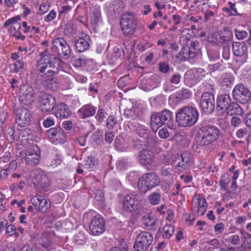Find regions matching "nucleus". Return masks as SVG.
Segmentation results:
<instances>
[{"instance_id":"nucleus-3","label":"nucleus","mask_w":251,"mask_h":251,"mask_svg":"<svg viewBox=\"0 0 251 251\" xmlns=\"http://www.w3.org/2000/svg\"><path fill=\"white\" fill-rule=\"evenodd\" d=\"M221 134V130L215 125L201 126L199 128L197 134L200 139L199 145L201 146L209 145L217 141Z\"/></svg>"},{"instance_id":"nucleus-39","label":"nucleus","mask_w":251,"mask_h":251,"mask_svg":"<svg viewBox=\"0 0 251 251\" xmlns=\"http://www.w3.org/2000/svg\"><path fill=\"white\" fill-rule=\"evenodd\" d=\"M149 199L152 205L158 204L161 200V195L159 193L154 192L149 196Z\"/></svg>"},{"instance_id":"nucleus-53","label":"nucleus","mask_w":251,"mask_h":251,"mask_svg":"<svg viewBox=\"0 0 251 251\" xmlns=\"http://www.w3.org/2000/svg\"><path fill=\"white\" fill-rule=\"evenodd\" d=\"M225 229V225L223 223H218L214 226V231L216 234H220L223 232Z\"/></svg>"},{"instance_id":"nucleus-32","label":"nucleus","mask_w":251,"mask_h":251,"mask_svg":"<svg viewBox=\"0 0 251 251\" xmlns=\"http://www.w3.org/2000/svg\"><path fill=\"white\" fill-rule=\"evenodd\" d=\"M227 114L229 115H241L243 111L241 107L236 102H231L226 109Z\"/></svg>"},{"instance_id":"nucleus-52","label":"nucleus","mask_w":251,"mask_h":251,"mask_svg":"<svg viewBox=\"0 0 251 251\" xmlns=\"http://www.w3.org/2000/svg\"><path fill=\"white\" fill-rule=\"evenodd\" d=\"M181 75L179 74H174L171 79L170 83L173 85H178L180 81Z\"/></svg>"},{"instance_id":"nucleus-18","label":"nucleus","mask_w":251,"mask_h":251,"mask_svg":"<svg viewBox=\"0 0 251 251\" xmlns=\"http://www.w3.org/2000/svg\"><path fill=\"white\" fill-rule=\"evenodd\" d=\"M135 131L140 137L147 140V146H152L155 143V139L151 136L150 131L145 126L137 124L135 126Z\"/></svg>"},{"instance_id":"nucleus-59","label":"nucleus","mask_w":251,"mask_h":251,"mask_svg":"<svg viewBox=\"0 0 251 251\" xmlns=\"http://www.w3.org/2000/svg\"><path fill=\"white\" fill-rule=\"evenodd\" d=\"M56 17V12L54 10H51L50 12L45 17L44 20L49 22L52 21Z\"/></svg>"},{"instance_id":"nucleus-19","label":"nucleus","mask_w":251,"mask_h":251,"mask_svg":"<svg viewBox=\"0 0 251 251\" xmlns=\"http://www.w3.org/2000/svg\"><path fill=\"white\" fill-rule=\"evenodd\" d=\"M47 134L48 137L53 139V141L62 143L66 139V135L62 129L60 127L51 128L47 130Z\"/></svg>"},{"instance_id":"nucleus-45","label":"nucleus","mask_w":251,"mask_h":251,"mask_svg":"<svg viewBox=\"0 0 251 251\" xmlns=\"http://www.w3.org/2000/svg\"><path fill=\"white\" fill-rule=\"evenodd\" d=\"M207 207V203L206 201V200L205 198H203L202 199L201 204V206L199 207L198 208V210H197L198 213L201 215H203L205 213V212L206 210Z\"/></svg>"},{"instance_id":"nucleus-17","label":"nucleus","mask_w":251,"mask_h":251,"mask_svg":"<svg viewBox=\"0 0 251 251\" xmlns=\"http://www.w3.org/2000/svg\"><path fill=\"white\" fill-rule=\"evenodd\" d=\"M35 179V186L37 189H41V191L48 188L50 185V181L48 176L45 172L42 170L37 171Z\"/></svg>"},{"instance_id":"nucleus-25","label":"nucleus","mask_w":251,"mask_h":251,"mask_svg":"<svg viewBox=\"0 0 251 251\" xmlns=\"http://www.w3.org/2000/svg\"><path fill=\"white\" fill-rule=\"evenodd\" d=\"M176 161H177V163L175 165V169L179 171L183 172L190 167V159L186 153H183L178 156Z\"/></svg>"},{"instance_id":"nucleus-10","label":"nucleus","mask_w":251,"mask_h":251,"mask_svg":"<svg viewBox=\"0 0 251 251\" xmlns=\"http://www.w3.org/2000/svg\"><path fill=\"white\" fill-rule=\"evenodd\" d=\"M16 122L20 127H25L32 122L31 112L27 109L24 107L17 108L15 110Z\"/></svg>"},{"instance_id":"nucleus-42","label":"nucleus","mask_w":251,"mask_h":251,"mask_svg":"<svg viewBox=\"0 0 251 251\" xmlns=\"http://www.w3.org/2000/svg\"><path fill=\"white\" fill-rule=\"evenodd\" d=\"M191 96V93L189 90L183 89L178 93L176 97L180 100H185L189 98Z\"/></svg>"},{"instance_id":"nucleus-24","label":"nucleus","mask_w":251,"mask_h":251,"mask_svg":"<svg viewBox=\"0 0 251 251\" xmlns=\"http://www.w3.org/2000/svg\"><path fill=\"white\" fill-rule=\"evenodd\" d=\"M97 107L92 104L88 103L83 105L78 111L79 117L83 119L93 116L96 111Z\"/></svg>"},{"instance_id":"nucleus-51","label":"nucleus","mask_w":251,"mask_h":251,"mask_svg":"<svg viewBox=\"0 0 251 251\" xmlns=\"http://www.w3.org/2000/svg\"><path fill=\"white\" fill-rule=\"evenodd\" d=\"M219 37L220 38V41L218 42L217 39L218 36H217L216 37H214V36H212L211 37H209L208 41L209 42H212L213 43H215L216 44H219V43H223L225 42L226 41V37L225 36H220L219 35Z\"/></svg>"},{"instance_id":"nucleus-58","label":"nucleus","mask_w":251,"mask_h":251,"mask_svg":"<svg viewBox=\"0 0 251 251\" xmlns=\"http://www.w3.org/2000/svg\"><path fill=\"white\" fill-rule=\"evenodd\" d=\"M199 196H195L193 199V204L194 208H198L201 204L202 199Z\"/></svg>"},{"instance_id":"nucleus-22","label":"nucleus","mask_w":251,"mask_h":251,"mask_svg":"<svg viewBox=\"0 0 251 251\" xmlns=\"http://www.w3.org/2000/svg\"><path fill=\"white\" fill-rule=\"evenodd\" d=\"M154 153L150 150L143 149L140 151L137 158L140 164L142 165L150 164L153 162Z\"/></svg>"},{"instance_id":"nucleus-36","label":"nucleus","mask_w":251,"mask_h":251,"mask_svg":"<svg viewBox=\"0 0 251 251\" xmlns=\"http://www.w3.org/2000/svg\"><path fill=\"white\" fill-rule=\"evenodd\" d=\"M174 233V227L171 225H166L163 228V238L169 239Z\"/></svg>"},{"instance_id":"nucleus-2","label":"nucleus","mask_w":251,"mask_h":251,"mask_svg":"<svg viewBox=\"0 0 251 251\" xmlns=\"http://www.w3.org/2000/svg\"><path fill=\"white\" fill-rule=\"evenodd\" d=\"M199 113L197 108L185 106L179 109L176 113V122L179 126L190 127L198 121Z\"/></svg>"},{"instance_id":"nucleus-6","label":"nucleus","mask_w":251,"mask_h":251,"mask_svg":"<svg viewBox=\"0 0 251 251\" xmlns=\"http://www.w3.org/2000/svg\"><path fill=\"white\" fill-rule=\"evenodd\" d=\"M159 184V179L155 173H147L139 178L138 187L141 192L146 193Z\"/></svg>"},{"instance_id":"nucleus-63","label":"nucleus","mask_w":251,"mask_h":251,"mask_svg":"<svg viewBox=\"0 0 251 251\" xmlns=\"http://www.w3.org/2000/svg\"><path fill=\"white\" fill-rule=\"evenodd\" d=\"M248 131L246 128H240L236 132V135L238 138H242L247 134Z\"/></svg>"},{"instance_id":"nucleus-28","label":"nucleus","mask_w":251,"mask_h":251,"mask_svg":"<svg viewBox=\"0 0 251 251\" xmlns=\"http://www.w3.org/2000/svg\"><path fill=\"white\" fill-rule=\"evenodd\" d=\"M43 85L48 89L56 91L58 88L57 78L54 76L42 75Z\"/></svg>"},{"instance_id":"nucleus-12","label":"nucleus","mask_w":251,"mask_h":251,"mask_svg":"<svg viewBox=\"0 0 251 251\" xmlns=\"http://www.w3.org/2000/svg\"><path fill=\"white\" fill-rule=\"evenodd\" d=\"M233 99L242 104L247 103L251 99V94L250 91L242 84L235 86L232 91Z\"/></svg>"},{"instance_id":"nucleus-41","label":"nucleus","mask_w":251,"mask_h":251,"mask_svg":"<svg viewBox=\"0 0 251 251\" xmlns=\"http://www.w3.org/2000/svg\"><path fill=\"white\" fill-rule=\"evenodd\" d=\"M210 246L208 247L209 251H226V249L219 247L218 246L213 247L214 245H219V241L217 239H214L210 241Z\"/></svg>"},{"instance_id":"nucleus-16","label":"nucleus","mask_w":251,"mask_h":251,"mask_svg":"<svg viewBox=\"0 0 251 251\" xmlns=\"http://www.w3.org/2000/svg\"><path fill=\"white\" fill-rule=\"evenodd\" d=\"M41 151L37 146H32L26 152L25 162L26 164L30 166H35L39 164L40 161Z\"/></svg>"},{"instance_id":"nucleus-27","label":"nucleus","mask_w":251,"mask_h":251,"mask_svg":"<svg viewBox=\"0 0 251 251\" xmlns=\"http://www.w3.org/2000/svg\"><path fill=\"white\" fill-rule=\"evenodd\" d=\"M232 49L233 54L236 56L240 57L247 54L248 47L244 42H233Z\"/></svg>"},{"instance_id":"nucleus-56","label":"nucleus","mask_w":251,"mask_h":251,"mask_svg":"<svg viewBox=\"0 0 251 251\" xmlns=\"http://www.w3.org/2000/svg\"><path fill=\"white\" fill-rule=\"evenodd\" d=\"M21 24L20 23H17L16 25H12L10 28V32L12 36H15L16 35V34L18 32H19V29L21 28Z\"/></svg>"},{"instance_id":"nucleus-23","label":"nucleus","mask_w":251,"mask_h":251,"mask_svg":"<svg viewBox=\"0 0 251 251\" xmlns=\"http://www.w3.org/2000/svg\"><path fill=\"white\" fill-rule=\"evenodd\" d=\"M125 6V3L122 0H114L109 6L108 11L111 16L117 17L122 13Z\"/></svg>"},{"instance_id":"nucleus-62","label":"nucleus","mask_w":251,"mask_h":251,"mask_svg":"<svg viewBox=\"0 0 251 251\" xmlns=\"http://www.w3.org/2000/svg\"><path fill=\"white\" fill-rule=\"evenodd\" d=\"M230 48L229 46L224 47L223 51V57L226 59L228 60L230 57Z\"/></svg>"},{"instance_id":"nucleus-9","label":"nucleus","mask_w":251,"mask_h":251,"mask_svg":"<svg viewBox=\"0 0 251 251\" xmlns=\"http://www.w3.org/2000/svg\"><path fill=\"white\" fill-rule=\"evenodd\" d=\"M39 103L43 113H49L54 109L56 106V100L52 95L42 93L39 97Z\"/></svg>"},{"instance_id":"nucleus-15","label":"nucleus","mask_w":251,"mask_h":251,"mask_svg":"<svg viewBox=\"0 0 251 251\" xmlns=\"http://www.w3.org/2000/svg\"><path fill=\"white\" fill-rule=\"evenodd\" d=\"M90 229L94 235H98L105 230V221L100 215L94 216L90 224Z\"/></svg>"},{"instance_id":"nucleus-4","label":"nucleus","mask_w":251,"mask_h":251,"mask_svg":"<svg viewBox=\"0 0 251 251\" xmlns=\"http://www.w3.org/2000/svg\"><path fill=\"white\" fill-rule=\"evenodd\" d=\"M53 53L60 59H68L71 55L72 50L67 41L63 38H57L51 41Z\"/></svg>"},{"instance_id":"nucleus-55","label":"nucleus","mask_w":251,"mask_h":251,"mask_svg":"<svg viewBox=\"0 0 251 251\" xmlns=\"http://www.w3.org/2000/svg\"><path fill=\"white\" fill-rule=\"evenodd\" d=\"M220 85L223 87H230L232 85L231 80L228 77L224 78L220 82Z\"/></svg>"},{"instance_id":"nucleus-47","label":"nucleus","mask_w":251,"mask_h":251,"mask_svg":"<svg viewBox=\"0 0 251 251\" xmlns=\"http://www.w3.org/2000/svg\"><path fill=\"white\" fill-rule=\"evenodd\" d=\"M116 118L112 115L109 116L106 120V126L108 128H113L117 124Z\"/></svg>"},{"instance_id":"nucleus-11","label":"nucleus","mask_w":251,"mask_h":251,"mask_svg":"<svg viewBox=\"0 0 251 251\" xmlns=\"http://www.w3.org/2000/svg\"><path fill=\"white\" fill-rule=\"evenodd\" d=\"M214 95L212 93H205L201 97L200 108L203 113L209 115L212 113L215 107Z\"/></svg>"},{"instance_id":"nucleus-26","label":"nucleus","mask_w":251,"mask_h":251,"mask_svg":"<svg viewBox=\"0 0 251 251\" xmlns=\"http://www.w3.org/2000/svg\"><path fill=\"white\" fill-rule=\"evenodd\" d=\"M196 56L194 52L190 50L188 46H185L182 48L180 51L176 54V58L181 61H185L192 59Z\"/></svg>"},{"instance_id":"nucleus-20","label":"nucleus","mask_w":251,"mask_h":251,"mask_svg":"<svg viewBox=\"0 0 251 251\" xmlns=\"http://www.w3.org/2000/svg\"><path fill=\"white\" fill-rule=\"evenodd\" d=\"M54 114L59 119H66L71 115V111L68 105L64 103H60L56 105Z\"/></svg>"},{"instance_id":"nucleus-60","label":"nucleus","mask_w":251,"mask_h":251,"mask_svg":"<svg viewBox=\"0 0 251 251\" xmlns=\"http://www.w3.org/2000/svg\"><path fill=\"white\" fill-rule=\"evenodd\" d=\"M194 69L195 70V73H196L199 75V77H200V79H201L207 74L206 72L202 68H194Z\"/></svg>"},{"instance_id":"nucleus-8","label":"nucleus","mask_w":251,"mask_h":251,"mask_svg":"<svg viewBox=\"0 0 251 251\" xmlns=\"http://www.w3.org/2000/svg\"><path fill=\"white\" fill-rule=\"evenodd\" d=\"M141 197L135 192L126 196L123 204L124 209L127 212H132L138 210L141 207Z\"/></svg>"},{"instance_id":"nucleus-57","label":"nucleus","mask_w":251,"mask_h":251,"mask_svg":"<svg viewBox=\"0 0 251 251\" xmlns=\"http://www.w3.org/2000/svg\"><path fill=\"white\" fill-rule=\"evenodd\" d=\"M242 123L241 120L236 116H233L231 119V125L234 127H236L238 126Z\"/></svg>"},{"instance_id":"nucleus-54","label":"nucleus","mask_w":251,"mask_h":251,"mask_svg":"<svg viewBox=\"0 0 251 251\" xmlns=\"http://www.w3.org/2000/svg\"><path fill=\"white\" fill-rule=\"evenodd\" d=\"M74 31V26L71 24H68L66 25V26L64 30V33L67 36L71 35Z\"/></svg>"},{"instance_id":"nucleus-49","label":"nucleus","mask_w":251,"mask_h":251,"mask_svg":"<svg viewBox=\"0 0 251 251\" xmlns=\"http://www.w3.org/2000/svg\"><path fill=\"white\" fill-rule=\"evenodd\" d=\"M221 67L222 65L220 62L215 64H209L208 66V71L210 73L214 72L216 71H219L221 69Z\"/></svg>"},{"instance_id":"nucleus-38","label":"nucleus","mask_w":251,"mask_h":251,"mask_svg":"<svg viewBox=\"0 0 251 251\" xmlns=\"http://www.w3.org/2000/svg\"><path fill=\"white\" fill-rule=\"evenodd\" d=\"M24 63L23 61L19 60L13 63L11 67L13 72L18 73L21 72L23 69Z\"/></svg>"},{"instance_id":"nucleus-48","label":"nucleus","mask_w":251,"mask_h":251,"mask_svg":"<svg viewBox=\"0 0 251 251\" xmlns=\"http://www.w3.org/2000/svg\"><path fill=\"white\" fill-rule=\"evenodd\" d=\"M72 61L73 65L76 67H81L85 64V60L80 57H74Z\"/></svg>"},{"instance_id":"nucleus-13","label":"nucleus","mask_w":251,"mask_h":251,"mask_svg":"<svg viewBox=\"0 0 251 251\" xmlns=\"http://www.w3.org/2000/svg\"><path fill=\"white\" fill-rule=\"evenodd\" d=\"M30 202L35 209L39 212L45 213L51 206V202L49 199L42 195H36L30 199Z\"/></svg>"},{"instance_id":"nucleus-33","label":"nucleus","mask_w":251,"mask_h":251,"mask_svg":"<svg viewBox=\"0 0 251 251\" xmlns=\"http://www.w3.org/2000/svg\"><path fill=\"white\" fill-rule=\"evenodd\" d=\"M162 125L161 122L159 120L158 112L152 114L151 117V126L152 131L154 132H156Z\"/></svg>"},{"instance_id":"nucleus-44","label":"nucleus","mask_w":251,"mask_h":251,"mask_svg":"<svg viewBox=\"0 0 251 251\" xmlns=\"http://www.w3.org/2000/svg\"><path fill=\"white\" fill-rule=\"evenodd\" d=\"M169 64L165 62H160L158 65L159 71L162 73L166 74L170 71Z\"/></svg>"},{"instance_id":"nucleus-30","label":"nucleus","mask_w":251,"mask_h":251,"mask_svg":"<svg viewBox=\"0 0 251 251\" xmlns=\"http://www.w3.org/2000/svg\"><path fill=\"white\" fill-rule=\"evenodd\" d=\"M89 37L80 38L75 41V45L76 50L79 52H83L89 48Z\"/></svg>"},{"instance_id":"nucleus-29","label":"nucleus","mask_w":251,"mask_h":251,"mask_svg":"<svg viewBox=\"0 0 251 251\" xmlns=\"http://www.w3.org/2000/svg\"><path fill=\"white\" fill-rule=\"evenodd\" d=\"M101 20V16L100 9L94 7L90 13V23L93 27H95Z\"/></svg>"},{"instance_id":"nucleus-46","label":"nucleus","mask_w":251,"mask_h":251,"mask_svg":"<svg viewBox=\"0 0 251 251\" xmlns=\"http://www.w3.org/2000/svg\"><path fill=\"white\" fill-rule=\"evenodd\" d=\"M21 20V17L19 15L16 16L14 17L10 18L7 20L4 23V26L7 27L11 25V24H14L16 25V24L18 23L17 22Z\"/></svg>"},{"instance_id":"nucleus-50","label":"nucleus","mask_w":251,"mask_h":251,"mask_svg":"<svg viewBox=\"0 0 251 251\" xmlns=\"http://www.w3.org/2000/svg\"><path fill=\"white\" fill-rule=\"evenodd\" d=\"M158 135L162 139H166L170 136V133L166 127H163L159 130Z\"/></svg>"},{"instance_id":"nucleus-37","label":"nucleus","mask_w":251,"mask_h":251,"mask_svg":"<svg viewBox=\"0 0 251 251\" xmlns=\"http://www.w3.org/2000/svg\"><path fill=\"white\" fill-rule=\"evenodd\" d=\"M226 242L232 245H238L240 242V238L236 234H227L225 238Z\"/></svg>"},{"instance_id":"nucleus-34","label":"nucleus","mask_w":251,"mask_h":251,"mask_svg":"<svg viewBox=\"0 0 251 251\" xmlns=\"http://www.w3.org/2000/svg\"><path fill=\"white\" fill-rule=\"evenodd\" d=\"M161 112L164 125L166 124L171 128V127H173V117L172 112L166 109L162 111Z\"/></svg>"},{"instance_id":"nucleus-21","label":"nucleus","mask_w":251,"mask_h":251,"mask_svg":"<svg viewBox=\"0 0 251 251\" xmlns=\"http://www.w3.org/2000/svg\"><path fill=\"white\" fill-rule=\"evenodd\" d=\"M230 102L231 99L228 95L222 94L218 95L216 100L217 109L220 110L222 114H224Z\"/></svg>"},{"instance_id":"nucleus-31","label":"nucleus","mask_w":251,"mask_h":251,"mask_svg":"<svg viewBox=\"0 0 251 251\" xmlns=\"http://www.w3.org/2000/svg\"><path fill=\"white\" fill-rule=\"evenodd\" d=\"M195 73L196 71L193 69L187 72L184 75L185 81L188 82L191 86L195 85L201 80L199 75Z\"/></svg>"},{"instance_id":"nucleus-43","label":"nucleus","mask_w":251,"mask_h":251,"mask_svg":"<svg viewBox=\"0 0 251 251\" xmlns=\"http://www.w3.org/2000/svg\"><path fill=\"white\" fill-rule=\"evenodd\" d=\"M234 33L236 38L238 40H242L246 38L248 36L247 32L245 30H240L238 29H234Z\"/></svg>"},{"instance_id":"nucleus-7","label":"nucleus","mask_w":251,"mask_h":251,"mask_svg":"<svg viewBox=\"0 0 251 251\" xmlns=\"http://www.w3.org/2000/svg\"><path fill=\"white\" fill-rule=\"evenodd\" d=\"M152 234L147 231H142L136 237L133 245L134 251H145L153 241Z\"/></svg>"},{"instance_id":"nucleus-5","label":"nucleus","mask_w":251,"mask_h":251,"mask_svg":"<svg viewBox=\"0 0 251 251\" xmlns=\"http://www.w3.org/2000/svg\"><path fill=\"white\" fill-rule=\"evenodd\" d=\"M137 18L133 13L124 14L121 20V26L123 33L131 35L136 31L137 26Z\"/></svg>"},{"instance_id":"nucleus-40","label":"nucleus","mask_w":251,"mask_h":251,"mask_svg":"<svg viewBox=\"0 0 251 251\" xmlns=\"http://www.w3.org/2000/svg\"><path fill=\"white\" fill-rule=\"evenodd\" d=\"M107 115V113L105 109L99 108L95 116V118L99 123H101Z\"/></svg>"},{"instance_id":"nucleus-64","label":"nucleus","mask_w":251,"mask_h":251,"mask_svg":"<svg viewBox=\"0 0 251 251\" xmlns=\"http://www.w3.org/2000/svg\"><path fill=\"white\" fill-rule=\"evenodd\" d=\"M50 8V5L47 3H42L40 8L39 11L41 14H44L46 12H47Z\"/></svg>"},{"instance_id":"nucleus-1","label":"nucleus","mask_w":251,"mask_h":251,"mask_svg":"<svg viewBox=\"0 0 251 251\" xmlns=\"http://www.w3.org/2000/svg\"><path fill=\"white\" fill-rule=\"evenodd\" d=\"M41 58L37 62V67L42 75L55 76L61 69L62 61L59 58L50 53L40 54Z\"/></svg>"},{"instance_id":"nucleus-14","label":"nucleus","mask_w":251,"mask_h":251,"mask_svg":"<svg viewBox=\"0 0 251 251\" xmlns=\"http://www.w3.org/2000/svg\"><path fill=\"white\" fill-rule=\"evenodd\" d=\"M19 93V100L21 103L28 105L34 101V90L29 84L22 86L20 88Z\"/></svg>"},{"instance_id":"nucleus-61","label":"nucleus","mask_w":251,"mask_h":251,"mask_svg":"<svg viewBox=\"0 0 251 251\" xmlns=\"http://www.w3.org/2000/svg\"><path fill=\"white\" fill-rule=\"evenodd\" d=\"M244 245L246 248H251V235L247 234V236L244 237Z\"/></svg>"},{"instance_id":"nucleus-35","label":"nucleus","mask_w":251,"mask_h":251,"mask_svg":"<svg viewBox=\"0 0 251 251\" xmlns=\"http://www.w3.org/2000/svg\"><path fill=\"white\" fill-rule=\"evenodd\" d=\"M145 224L151 230H155L157 228L156 220L153 216L148 215L144 217Z\"/></svg>"}]
</instances>
